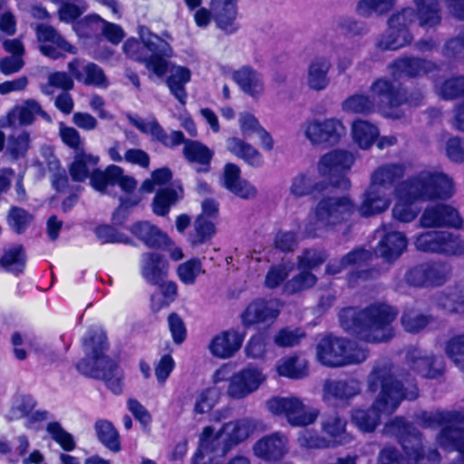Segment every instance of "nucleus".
Wrapping results in <instances>:
<instances>
[{
	"label": "nucleus",
	"instance_id": "obj_43",
	"mask_svg": "<svg viewBox=\"0 0 464 464\" xmlns=\"http://www.w3.org/2000/svg\"><path fill=\"white\" fill-rule=\"evenodd\" d=\"M346 420L338 414L326 417L322 423V430L327 436L329 443L342 445L345 442Z\"/></svg>",
	"mask_w": 464,
	"mask_h": 464
},
{
	"label": "nucleus",
	"instance_id": "obj_38",
	"mask_svg": "<svg viewBox=\"0 0 464 464\" xmlns=\"http://www.w3.org/2000/svg\"><path fill=\"white\" fill-rule=\"evenodd\" d=\"M138 128L143 133L150 134L153 141H157L167 148L177 147L185 141V135L181 130H173L169 137L156 120L149 122L147 125H138Z\"/></svg>",
	"mask_w": 464,
	"mask_h": 464
},
{
	"label": "nucleus",
	"instance_id": "obj_55",
	"mask_svg": "<svg viewBox=\"0 0 464 464\" xmlns=\"http://www.w3.org/2000/svg\"><path fill=\"white\" fill-rule=\"evenodd\" d=\"M94 234L102 245L106 244H131V239L118 231L113 225L100 224L95 227Z\"/></svg>",
	"mask_w": 464,
	"mask_h": 464
},
{
	"label": "nucleus",
	"instance_id": "obj_41",
	"mask_svg": "<svg viewBox=\"0 0 464 464\" xmlns=\"http://www.w3.org/2000/svg\"><path fill=\"white\" fill-rule=\"evenodd\" d=\"M94 430L99 441L109 450L117 453L121 450L120 434L112 422L103 419L97 420Z\"/></svg>",
	"mask_w": 464,
	"mask_h": 464
},
{
	"label": "nucleus",
	"instance_id": "obj_29",
	"mask_svg": "<svg viewBox=\"0 0 464 464\" xmlns=\"http://www.w3.org/2000/svg\"><path fill=\"white\" fill-rule=\"evenodd\" d=\"M224 187L241 198H249L256 195V188L246 180L241 179L240 168L232 162H228L224 167L223 173Z\"/></svg>",
	"mask_w": 464,
	"mask_h": 464
},
{
	"label": "nucleus",
	"instance_id": "obj_5",
	"mask_svg": "<svg viewBox=\"0 0 464 464\" xmlns=\"http://www.w3.org/2000/svg\"><path fill=\"white\" fill-rule=\"evenodd\" d=\"M415 2L416 10L412 7H404L389 18L387 30L381 34L376 44L378 49L395 51L410 44L413 37L409 27L417 18L420 26L432 28L440 24V10L437 0Z\"/></svg>",
	"mask_w": 464,
	"mask_h": 464
},
{
	"label": "nucleus",
	"instance_id": "obj_19",
	"mask_svg": "<svg viewBox=\"0 0 464 464\" xmlns=\"http://www.w3.org/2000/svg\"><path fill=\"white\" fill-rule=\"evenodd\" d=\"M37 40L41 43V53L53 60L65 56V53L75 54L77 48L70 44L53 26L39 24L35 28Z\"/></svg>",
	"mask_w": 464,
	"mask_h": 464
},
{
	"label": "nucleus",
	"instance_id": "obj_32",
	"mask_svg": "<svg viewBox=\"0 0 464 464\" xmlns=\"http://www.w3.org/2000/svg\"><path fill=\"white\" fill-rule=\"evenodd\" d=\"M390 206V199L385 198L382 189L371 182L364 192L363 200L355 209L361 217L369 218L384 212Z\"/></svg>",
	"mask_w": 464,
	"mask_h": 464
},
{
	"label": "nucleus",
	"instance_id": "obj_12",
	"mask_svg": "<svg viewBox=\"0 0 464 464\" xmlns=\"http://www.w3.org/2000/svg\"><path fill=\"white\" fill-rule=\"evenodd\" d=\"M450 275V266L440 260L417 263L406 270L405 284L414 288H434L446 284Z\"/></svg>",
	"mask_w": 464,
	"mask_h": 464
},
{
	"label": "nucleus",
	"instance_id": "obj_30",
	"mask_svg": "<svg viewBox=\"0 0 464 464\" xmlns=\"http://www.w3.org/2000/svg\"><path fill=\"white\" fill-rule=\"evenodd\" d=\"M244 336L236 330H227L215 336L210 344L211 353L218 358L233 356L242 346Z\"/></svg>",
	"mask_w": 464,
	"mask_h": 464
},
{
	"label": "nucleus",
	"instance_id": "obj_34",
	"mask_svg": "<svg viewBox=\"0 0 464 464\" xmlns=\"http://www.w3.org/2000/svg\"><path fill=\"white\" fill-rule=\"evenodd\" d=\"M232 79L245 93L252 97H257L264 91L261 74L249 65L234 71Z\"/></svg>",
	"mask_w": 464,
	"mask_h": 464
},
{
	"label": "nucleus",
	"instance_id": "obj_9",
	"mask_svg": "<svg viewBox=\"0 0 464 464\" xmlns=\"http://www.w3.org/2000/svg\"><path fill=\"white\" fill-rule=\"evenodd\" d=\"M355 209V203L348 196H323L314 208V219L305 223L304 234L306 237L316 238L323 230L348 223Z\"/></svg>",
	"mask_w": 464,
	"mask_h": 464
},
{
	"label": "nucleus",
	"instance_id": "obj_48",
	"mask_svg": "<svg viewBox=\"0 0 464 464\" xmlns=\"http://www.w3.org/2000/svg\"><path fill=\"white\" fill-rule=\"evenodd\" d=\"M317 280L316 276L312 272L300 270L297 275L284 284L283 291L287 295H293L312 288Z\"/></svg>",
	"mask_w": 464,
	"mask_h": 464
},
{
	"label": "nucleus",
	"instance_id": "obj_57",
	"mask_svg": "<svg viewBox=\"0 0 464 464\" xmlns=\"http://www.w3.org/2000/svg\"><path fill=\"white\" fill-rule=\"evenodd\" d=\"M372 259V253L362 247L353 249L344 255L340 260V267L332 268L331 265H327L326 272L331 275H335L340 272L341 268L349 266H362L366 264Z\"/></svg>",
	"mask_w": 464,
	"mask_h": 464
},
{
	"label": "nucleus",
	"instance_id": "obj_11",
	"mask_svg": "<svg viewBox=\"0 0 464 464\" xmlns=\"http://www.w3.org/2000/svg\"><path fill=\"white\" fill-rule=\"evenodd\" d=\"M370 89L379 107L390 112H393L404 104L419 106L423 100L420 91L409 92L401 83H396L394 79L377 78Z\"/></svg>",
	"mask_w": 464,
	"mask_h": 464
},
{
	"label": "nucleus",
	"instance_id": "obj_60",
	"mask_svg": "<svg viewBox=\"0 0 464 464\" xmlns=\"http://www.w3.org/2000/svg\"><path fill=\"white\" fill-rule=\"evenodd\" d=\"M33 220V216L19 207H11L8 214V222L14 232L24 234Z\"/></svg>",
	"mask_w": 464,
	"mask_h": 464
},
{
	"label": "nucleus",
	"instance_id": "obj_50",
	"mask_svg": "<svg viewBox=\"0 0 464 464\" xmlns=\"http://www.w3.org/2000/svg\"><path fill=\"white\" fill-rule=\"evenodd\" d=\"M140 38L137 40L140 44L138 48L139 53H148L150 52V54H155L168 53L171 50L168 42L150 30L146 34H140Z\"/></svg>",
	"mask_w": 464,
	"mask_h": 464
},
{
	"label": "nucleus",
	"instance_id": "obj_40",
	"mask_svg": "<svg viewBox=\"0 0 464 464\" xmlns=\"http://www.w3.org/2000/svg\"><path fill=\"white\" fill-rule=\"evenodd\" d=\"M324 390L335 400L346 403L359 394L361 391L359 382L354 379L327 382Z\"/></svg>",
	"mask_w": 464,
	"mask_h": 464
},
{
	"label": "nucleus",
	"instance_id": "obj_64",
	"mask_svg": "<svg viewBox=\"0 0 464 464\" xmlns=\"http://www.w3.org/2000/svg\"><path fill=\"white\" fill-rule=\"evenodd\" d=\"M274 247L282 253L294 252L298 245V233L278 230L274 237Z\"/></svg>",
	"mask_w": 464,
	"mask_h": 464
},
{
	"label": "nucleus",
	"instance_id": "obj_59",
	"mask_svg": "<svg viewBox=\"0 0 464 464\" xmlns=\"http://www.w3.org/2000/svg\"><path fill=\"white\" fill-rule=\"evenodd\" d=\"M195 235L193 243L201 245L210 241L217 233L216 222L205 218L204 216H198L194 224Z\"/></svg>",
	"mask_w": 464,
	"mask_h": 464
},
{
	"label": "nucleus",
	"instance_id": "obj_24",
	"mask_svg": "<svg viewBox=\"0 0 464 464\" xmlns=\"http://www.w3.org/2000/svg\"><path fill=\"white\" fill-rule=\"evenodd\" d=\"M416 420L424 428L441 427L437 436V441L441 447V433L446 428L451 430H460L464 426V412L459 411H439L430 413L422 411L416 416Z\"/></svg>",
	"mask_w": 464,
	"mask_h": 464
},
{
	"label": "nucleus",
	"instance_id": "obj_8",
	"mask_svg": "<svg viewBox=\"0 0 464 464\" xmlns=\"http://www.w3.org/2000/svg\"><path fill=\"white\" fill-rule=\"evenodd\" d=\"M169 257L160 252L148 251L141 254L139 271L145 283L160 289L162 298L158 303L153 302L151 296V309L154 313L168 307L178 296V285L169 280Z\"/></svg>",
	"mask_w": 464,
	"mask_h": 464
},
{
	"label": "nucleus",
	"instance_id": "obj_45",
	"mask_svg": "<svg viewBox=\"0 0 464 464\" xmlns=\"http://www.w3.org/2000/svg\"><path fill=\"white\" fill-rule=\"evenodd\" d=\"M441 449L459 453L454 464H464V426L460 430L444 429L441 433Z\"/></svg>",
	"mask_w": 464,
	"mask_h": 464
},
{
	"label": "nucleus",
	"instance_id": "obj_35",
	"mask_svg": "<svg viewBox=\"0 0 464 464\" xmlns=\"http://www.w3.org/2000/svg\"><path fill=\"white\" fill-rule=\"evenodd\" d=\"M278 376L290 380L304 379L309 374L308 363L295 353L282 357L276 365Z\"/></svg>",
	"mask_w": 464,
	"mask_h": 464
},
{
	"label": "nucleus",
	"instance_id": "obj_36",
	"mask_svg": "<svg viewBox=\"0 0 464 464\" xmlns=\"http://www.w3.org/2000/svg\"><path fill=\"white\" fill-rule=\"evenodd\" d=\"M190 80L191 72L186 66H176L165 80L169 92L181 105L187 102L188 93L185 86Z\"/></svg>",
	"mask_w": 464,
	"mask_h": 464
},
{
	"label": "nucleus",
	"instance_id": "obj_21",
	"mask_svg": "<svg viewBox=\"0 0 464 464\" xmlns=\"http://www.w3.org/2000/svg\"><path fill=\"white\" fill-rule=\"evenodd\" d=\"M288 451V439L280 431L261 437L253 445L254 455L266 462L282 460Z\"/></svg>",
	"mask_w": 464,
	"mask_h": 464
},
{
	"label": "nucleus",
	"instance_id": "obj_26",
	"mask_svg": "<svg viewBox=\"0 0 464 464\" xmlns=\"http://www.w3.org/2000/svg\"><path fill=\"white\" fill-rule=\"evenodd\" d=\"M140 45L137 39H128L123 45L125 54L130 59L144 64L156 76L163 77L169 70V62L166 59L169 55L168 53L155 54L141 53L138 52Z\"/></svg>",
	"mask_w": 464,
	"mask_h": 464
},
{
	"label": "nucleus",
	"instance_id": "obj_27",
	"mask_svg": "<svg viewBox=\"0 0 464 464\" xmlns=\"http://www.w3.org/2000/svg\"><path fill=\"white\" fill-rule=\"evenodd\" d=\"M183 155L186 160L190 164H196L195 170L197 173H208L211 169V161L214 157V151L204 143L187 140L182 143Z\"/></svg>",
	"mask_w": 464,
	"mask_h": 464
},
{
	"label": "nucleus",
	"instance_id": "obj_33",
	"mask_svg": "<svg viewBox=\"0 0 464 464\" xmlns=\"http://www.w3.org/2000/svg\"><path fill=\"white\" fill-rule=\"evenodd\" d=\"M27 264V255L24 245L16 244L4 249L0 256V266L16 277L23 275Z\"/></svg>",
	"mask_w": 464,
	"mask_h": 464
},
{
	"label": "nucleus",
	"instance_id": "obj_2",
	"mask_svg": "<svg viewBox=\"0 0 464 464\" xmlns=\"http://www.w3.org/2000/svg\"><path fill=\"white\" fill-rule=\"evenodd\" d=\"M397 311L391 305L375 302L364 308L345 306L340 309V326L350 336L368 343H387L394 336L392 327Z\"/></svg>",
	"mask_w": 464,
	"mask_h": 464
},
{
	"label": "nucleus",
	"instance_id": "obj_63",
	"mask_svg": "<svg viewBox=\"0 0 464 464\" xmlns=\"http://www.w3.org/2000/svg\"><path fill=\"white\" fill-rule=\"evenodd\" d=\"M441 53L450 61L464 59V32L446 40Z\"/></svg>",
	"mask_w": 464,
	"mask_h": 464
},
{
	"label": "nucleus",
	"instance_id": "obj_39",
	"mask_svg": "<svg viewBox=\"0 0 464 464\" xmlns=\"http://www.w3.org/2000/svg\"><path fill=\"white\" fill-rule=\"evenodd\" d=\"M227 150L236 157L242 159L246 164L258 168L264 163L262 154L251 144L237 138L231 137L227 140Z\"/></svg>",
	"mask_w": 464,
	"mask_h": 464
},
{
	"label": "nucleus",
	"instance_id": "obj_18",
	"mask_svg": "<svg viewBox=\"0 0 464 464\" xmlns=\"http://www.w3.org/2000/svg\"><path fill=\"white\" fill-rule=\"evenodd\" d=\"M464 220L459 211L446 203H436L428 206L420 218V225L425 228H454L460 229Z\"/></svg>",
	"mask_w": 464,
	"mask_h": 464
},
{
	"label": "nucleus",
	"instance_id": "obj_28",
	"mask_svg": "<svg viewBox=\"0 0 464 464\" xmlns=\"http://www.w3.org/2000/svg\"><path fill=\"white\" fill-rule=\"evenodd\" d=\"M408 245L406 236L399 231L386 232L378 242L376 251L388 263H393L405 251Z\"/></svg>",
	"mask_w": 464,
	"mask_h": 464
},
{
	"label": "nucleus",
	"instance_id": "obj_56",
	"mask_svg": "<svg viewBox=\"0 0 464 464\" xmlns=\"http://www.w3.org/2000/svg\"><path fill=\"white\" fill-rule=\"evenodd\" d=\"M118 175L116 165H110L104 170L95 169L90 176L92 187L102 193L106 192L108 186H113V182Z\"/></svg>",
	"mask_w": 464,
	"mask_h": 464
},
{
	"label": "nucleus",
	"instance_id": "obj_53",
	"mask_svg": "<svg viewBox=\"0 0 464 464\" xmlns=\"http://www.w3.org/2000/svg\"><path fill=\"white\" fill-rule=\"evenodd\" d=\"M327 257L328 254L324 249L304 248L302 255L297 257V267L311 272L322 266Z\"/></svg>",
	"mask_w": 464,
	"mask_h": 464
},
{
	"label": "nucleus",
	"instance_id": "obj_17",
	"mask_svg": "<svg viewBox=\"0 0 464 464\" xmlns=\"http://www.w3.org/2000/svg\"><path fill=\"white\" fill-rule=\"evenodd\" d=\"M280 314L278 303L273 299L255 298L247 304L240 315L245 328L271 326Z\"/></svg>",
	"mask_w": 464,
	"mask_h": 464
},
{
	"label": "nucleus",
	"instance_id": "obj_54",
	"mask_svg": "<svg viewBox=\"0 0 464 464\" xmlns=\"http://www.w3.org/2000/svg\"><path fill=\"white\" fill-rule=\"evenodd\" d=\"M46 431L50 435L51 439L65 452H71L75 450L76 441L73 436L65 430L60 422H49L46 426Z\"/></svg>",
	"mask_w": 464,
	"mask_h": 464
},
{
	"label": "nucleus",
	"instance_id": "obj_15",
	"mask_svg": "<svg viewBox=\"0 0 464 464\" xmlns=\"http://www.w3.org/2000/svg\"><path fill=\"white\" fill-rule=\"evenodd\" d=\"M420 200H447L454 193V182L443 172L420 174L407 179Z\"/></svg>",
	"mask_w": 464,
	"mask_h": 464
},
{
	"label": "nucleus",
	"instance_id": "obj_42",
	"mask_svg": "<svg viewBox=\"0 0 464 464\" xmlns=\"http://www.w3.org/2000/svg\"><path fill=\"white\" fill-rule=\"evenodd\" d=\"M352 134L358 147L362 150H367L377 140L379 129L367 121L356 120L352 125Z\"/></svg>",
	"mask_w": 464,
	"mask_h": 464
},
{
	"label": "nucleus",
	"instance_id": "obj_3",
	"mask_svg": "<svg viewBox=\"0 0 464 464\" xmlns=\"http://www.w3.org/2000/svg\"><path fill=\"white\" fill-rule=\"evenodd\" d=\"M108 337L101 328H89L82 338L85 356L75 363L78 372L86 378L101 380L115 395L123 392V372L119 362L106 354Z\"/></svg>",
	"mask_w": 464,
	"mask_h": 464
},
{
	"label": "nucleus",
	"instance_id": "obj_16",
	"mask_svg": "<svg viewBox=\"0 0 464 464\" xmlns=\"http://www.w3.org/2000/svg\"><path fill=\"white\" fill-rule=\"evenodd\" d=\"M419 251L445 256L464 254V240L449 231L430 230L419 234L414 241Z\"/></svg>",
	"mask_w": 464,
	"mask_h": 464
},
{
	"label": "nucleus",
	"instance_id": "obj_14",
	"mask_svg": "<svg viewBox=\"0 0 464 464\" xmlns=\"http://www.w3.org/2000/svg\"><path fill=\"white\" fill-rule=\"evenodd\" d=\"M267 410L276 416L285 417L292 427H305L314 423L318 415L317 409H308L295 396H274L266 401Z\"/></svg>",
	"mask_w": 464,
	"mask_h": 464
},
{
	"label": "nucleus",
	"instance_id": "obj_31",
	"mask_svg": "<svg viewBox=\"0 0 464 464\" xmlns=\"http://www.w3.org/2000/svg\"><path fill=\"white\" fill-rule=\"evenodd\" d=\"M129 230L146 246L155 250L160 249L169 238L166 233L148 221H137L129 227Z\"/></svg>",
	"mask_w": 464,
	"mask_h": 464
},
{
	"label": "nucleus",
	"instance_id": "obj_13",
	"mask_svg": "<svg viewBox=\"0 0 464 464\" xmlns=\"http://www.w3.org/2000/svg\"><path fill=\"white\" fill-rule=\"evenodd\" d=\"M198 8L194 20L198 27H207L213 18L217 27L227 34L238 30L237 0H211V10L200 6Z\"/></svg>",
	"mask_w": 464,
	"mask_h": 464
},
{
	"label": "nucleus",
	"instance_id": "obj_46",
	"mask_svg": "<svg viewBox=\"0 0 464 464\" xmlns=\"http://www.w3.org/2000/svg\"><path fill=\"white\" fill-rule=\"evenodd\" d=\"M330 63L325 58H317L313 61L308 69V84L311 89L321 91L329 83L327 77Z\"/></svg>",
	"mask_w": 464,
	"mask_h": 464
},
{
	"label": "nucleus",
	"instance_id": "obj_23",
	"mask_svg": "<svg viewBox=\"0 0 464 464\" xmlns=\"http://www.w3.org/2000/svg\"><path fill=\"white\" fill-rule=\"evenodd\" d=\"M420 200L417 191L406 179L401 182L397 189V199L392 208V217L395 220L401 223H410L413 221L420 213V208L416 202Z\"/></svg>",
	"mask_w": 464,
	"mask_h": 464
},
{
	"label": "nucleus",
	"instance_id": "obj_7",
	"mask_svg": "<svg viewBox=\"0 0 464 464\" xmlns=\"http://www.w3.org/2000/svg\"><path fill=\"white\" fill-rule=\"evenodd\" d=\"M250 433L249 425L242 420L225 423L217 433L211 426L205 427L191 464H210L204 460L206 455H210L209 460L226 455L232 448L246 440Z\"/></svg>",
	"mask_w": 464,
	"mask_h": 464
},
{
	"label": "nucleus",
	"instance_id": "obj_47",
	"mask_svg": "<svg viewBox=\"0 0 464 464\" xmlns=\"http://www.w3.org/2000/svg\"><path fill=\"white\" fill-rule=\"evenodd\" d=\"M433 322L431 314H425L414 309H406L401 317V324L405 332L419 334Z\"/></svg>",
	"mask_w": 464,
	"mask_h": 464
},
{
	"label": "nucleus",
	"instance_id": "obj_51",
	"mask_svg": "<svg viewBox=\"0 0 464 464\" xmlns=\"http://www.w3.org/2000/svg\"><path fill=\"white\" fill-rule=\"evenodd\" d=\"M178 192L171 187H165L158 189L152 200L154 214L164 217L169 214L170 206L178 200Z\"/></svg>",
	"mask_w": 464,
	"mask_h": 464
},
{
	"label": "nucleus",
	"instance_id": "obj_10",
	"mask_svg": "<svg viewBox=\"0 0 464 464\" xmlns=\"http://www.w3.org/2000/svg\"><path fill=\"white\" fill-rule=\"evenodd\" d=\"M368 357V350L343 337L327 334L316 345V359L329 368L359 364Z\"/></svg>",
	"mask_w": 464,
	"mask_h": 464
},
{
	"label": "nucleus",
	"instance_id": "obj_6",
	"mask_svg": "<svg viewBox=\"0 0 464 464\" xmlns=\"http://www.w3.org/2000/svg\"><path fill=\"white\" fill-rule=\"evenodd\" d=\"M354 162L353 155L343 150H334L324 154L319 161L320 174L327 179L312 184L311 179L302 173L295 177L292 182L290 190L297 198L311 196L314 199L324 195V192L332 186L342 190H348L351 182L347 178V171Z\"/></svg>",
	"mask_w": 464,
	"mask_h": 464
},
{
	"label": "nucleus",
	"instance_id": "obj_49",
	"mask_svg": "<svg viewBox=\"0 0 464 464\" xmlns=\"http://www.w3.org/2000/svg\"><path fill=\"white\" fill-rule=\"evenodd\" d=\"M343 108L345 111L369 115L375 111V102L366 94L355 93L344 100Z\"/></svg>",
	"mask_w": 464,
	"mask_h": 464
},
{
	"label": "nucleus",
	"instance_id": "obj_37",
	"mask_svg": "<svg viewBox=\"0 0 464 464\" xmlns=\"http://www.w3.org/2000/svg\"><path fill=\"white\" fill-rule=\"evenodd\" d=\"M405 166L401 163H390L378 167L372 173L371 182L382 188L398 184L403 178Z\"/></svg>",
	"mask_w": 464,
	"mask_h": 464
},
{
	"label": "nucleus",
	"instance_id": "obj_62",
	"mask_svg": "<svg viewBox=\"0 0 464 464\" xmlns=\"http://www.w3.org/2000/svg\"><path fill=\"white\" fill-rule=\"evenodd\" d=\"M394 0H360L356 10L362 16H369L373 12L385 14L393 6Z\"/></svg>",
	"mask_w": 464,
	"mask_h": 464
},
{
	"label": "nucleus",
	"instance_id": "obj_52",
	"mask_svg": "<svg viewBox=\"0 0 464 464\" xmlns=\"http://www.w3.org/2000/svg\"><path fill=\"white\" fill-rule=\"evenodd\" d=\"M411 368L426 379H436L443 375V367H437L434 355L416 357L411 362Z\"/></svg>",
	"mask_w": 464,
	"mask_h": 464
},
{
	"label": "nucleus",
	"instance_id": "obj_25",
	"mask_svg": "<svg viewBox=\"0 0 464 464\" xmlns=\"http://www.w3.org/2000/svg\"><path fill=\"white\" fill-rule=\"evenodd\" d=\"M343 127L336 119H327L324 121H313L307 124L305 136L313 144L336 145L341 138L340 130Z\"/></svg>",
	"mask_w": 464,
	"mask_h": 464
},
{
	"label": "nucleus",
	"instance_id": "obj_58",
	"mask_svg": "<svg viewBox=\"0 0 464 464\" xmlns=\"http://www.w3.org/2000/svg\"><path fill=\"white\" fill-rule=\"evenodd\" d=\"M440 95L445 101L463 98L464 75H455L445 79L440 86Z\"/></svg>",
	"mask_w": 464,
	"mask_h": 464
},
{
	"label": "nucleus",
	"instance_id": "obj_22",
	"mask_svg": "<svg viewBox=\"0 0 464 464\" xmlns=\"http://www.w3.org/2000/svg\"><path fill=\"white\" fill-rule=\"evenodd\" d=\"M266 376L257 367H246L229 379L227 394L233 399H242L256 391Z\"/></svg>",
	"mask_w": 464,
	"mask_h": 464
},
{
	"label": "nucleus",
	"instance_id": "obj_44",
	"mask_svg": "<svg viewBox=\"0 0 464 464\" xmlns=\"http://www.w3.org/2000/svg\"><path fill=\"white\" fill-rule=\"evenodd\" d=\"M99 161V158L92 154H86L81 151L77 154L74 160L69 166V174L71 179L75 182H83L90 178L89 165L95 166Z\"/></svg>",
	"mask_w": 464,
	"mask_h": 464
},
{
	"label": "nucleus",
	"instance_id": "obj_1",
	"mask_svg": "<svg viewBox=\"0 0 464 464\" xmlns=\"http://www.w3.org/2000/svg\"><path fill=\"white\" fill-rule=\"evenodd\" d=\"M380 392L369 408L357 407L352 411V422L363 432H372L383 412L392 413L402 401H415L419 388L415 379L399 380L389 365L374 366L368 376V390Z\"/></svg>",
	"mask_w": 464,
	"mask_h": 464
},
{
	"label": "nucleus",
	"instance_id": "obj_61",
	"mask_svg": "<svg viewBox=\"0 0 464 464\" xmlns=\"http://www.w3.org/2000/svg\"><path fill=\"white\" fill-rule=\"evenodd\" d=\"M445 350L448 357L464 372V334L455 335L448 340Z\"/></svg>",
	"mask_w": 464,
	"mask_h": 464
},
{
	"label": "nucleus",
	"instance_id": "obj_4",
	"mask_svg": "<svg viewBox=\"0 0 464 464\" xmlns=\"http://www.w3.org/2000/svg\"><path fill=\"white\" fill-rule=\"evenodd\" d=\"M387 427L403 454L395 447H385L379 453V464H440L441 456L438 449H426L423 433L405 417H394Z\"/></svg>",
	"mask_w": 464,
	"mask_h": 464
},
{
	"label": "nucleus",
	"instance_id": "obj_20",
	"mask_svg": "<svg viewBox=\"0 0 464 464\" xmlns=\"http://www.w3.org/2000/svg\"><path fill=\"white\" fill-rule=\"evenodd\" d=\"M389 68L394 80L402 77L417 78L421 75L437 73L441 70L439 63L414 56L399 57L391 63Z\"/></svg>",
	"mask_w": 464,
	"mask_h": 464
}]
</instances>
